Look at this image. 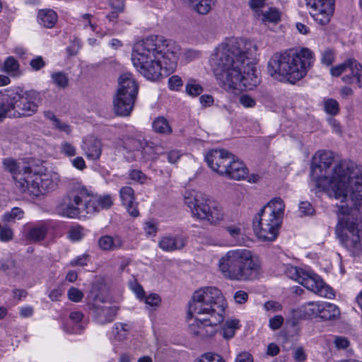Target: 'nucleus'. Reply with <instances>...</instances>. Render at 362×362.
Wrapping results in <instances>:
<instances>
[{
    "mask_svg": "<svg viewBox=\"0 0 362 362\" xmlns=\"http://www.w3.org/2000/svg\"><path fill=\"white\" fill-rule=\"evenodd\" d=\"M325 110L329 115H336L339 111L338 102L332 98L327 100L325 102Z\"/></svg>",
    "mask_w": 362,
    "mask_h": 362,
    "instance_id": "nucleus-44",
    "label": "nucleus"
},
{
    "mask_svg": "<svg viewBox=\"0 0 362 362\" xmlns=\"http://www.w3.org/2000/svg\"><path fill=\"white\" fill-rule=\"evenodd\" d=\"M346 204H341L338 207V213L342 216H339V221L336 226L335 233L341 243L349 250L352 256L358 255L362 252V232L358 228L356 221L351 219L353 211H357L359 214L362 210L356 209L351 205L349 197H347Z\"/></svg>",
    "mask_w": 362,
    "mask_h": 362,
    "instance_id": "nucleus-9",
    "label": "nucleus"
},
{
    "mask_svg": "<svg viewBox=\"0 0 362 362\" xmlns=\"http://www.w3.org/2000/svg\"><path fill=\"white\" fill-rule=\"evenodd\" d=\"M119 88L117 93L123 94L136 98L138 93L139 86L132 74L130 73H124L119 78Z\"/></svg>",
    "mask_w": 362,
    "mask_h": 362,
    "instance_id": "nucleus-18",
    "label": "nucleus"
},
{
    "mask_svg": "<svg viewBox=\"0 0 362 362\" xmlns=\"http://www.w3.org/2000/svg\"><path fill=\"white\" fill-rule=\"evenodd\" d=\"M61 152L67 156H74L76 153V149L72 144L64 142L62 144Z\"/></svg>",
    "mask_w": 362,
    "mask_h": 362,
    "instance_id": "nucleus-59",
    "label": "nucleus"
},
{
    "mask_svg": "<svg viewBox=\"0 0 362 362\" xmlns=\"http://www.w3.org/2000/svg\"><path fill=\"white\" fill-rule=\"evenodd\" d=\"M88 189L78 186L69 191L58 205L57 213L69 218L85 217L88 214Z\"/></svg>",
    "mask_w": 362,
    "mask_h": 362,
    "instance_id": "nucleus-12",
    "label": "nucleus"
},
{
    "mask_svg": "<svg viewBox=\"0 0 362 362\" xmlns=\"http://www.w3.org/2000/svg\"><path fill=\"white\" fill-rule=\"evenodd\" d=\"M231 160V163L227 167V172L223 175L236 180L245 179L248 174L245 165L234 154Z\"/></svg>",
    "mask_w": 362,
    "mask_h": 362,
    "instance_id": "nucleus-23",
    "label": "nucleus"
},
{
    "mask_svg": "<svg viewBox=\"0 0 362 362\" xmlns=\"http://www.w3.org/2000/svg\"><path fill=\"white\" fill-rule=\"evenodd\" d=\"M88 258V256L86 255H83L78 256L76 259L71 261L70 265L72 267L85 266L87 264Z\"/></svg>",
    "mask_w": 362,
    "mask_h": 362,
    "instance_id": "nucleus-63",
    "label": "nucleus"
},
{
    "mask_svg": "<svg viewBox=\"0 0 362 362\" xmlns=\"http://www.w3.org/2000/svg\"><path fill=\"white\" fill-rule=\"evenodd\" d=\"M218 268L224 278L237 281L256 280L262 272L259 257L247 249L228 251L221 257Z\"/></svg>",
    "mask_w": 362,
    "mask_h": 362,
    "instance_id": "nucleus-6",
    "label": "nucleus"
},
{
    "mask_svg": "<svg viewBox=\"0 0 362 362\" xmlns=\"http://www.w3.org/2000/svg\"><path fill=\"white\" fill-rule=\"evenodd\" d=\"M240 327V321L237 319H228L222 327L223 337L226 339H232L235 332Z\"/></svg>",
    "mask_w": 362,
    "mask_h": 362,
    "instance_id": "nucleus-32",
    "label": "nucleus"
},
{
    "mask_svg": "<svg viewBox=\"0 0 362 362\" xmlns=\"http://www.w3.org/2000/svg\"><path fill=\"white\" fill-rule=\"evenodd\" d=\"M191 3H194V9L200 14H207L214 5V0H189Z\"/></svg>",
    "mask_w": 362,
    "mask_h": 362,
    "instance_id": "nucleus-36",
    "label": "nucleus"
},
{
    "mask_svg": "<svg viewBox=\"0 0 362 362\" xmlns=\"http://www.w3.org/2000/svg\"><path fill=\"white\" fill-rule=\"evenodd\" d=\"M39 93L17 87L0 91V122L6 117L20 118L34 115L38 108Z\"/></svg>",
    "mask_w": 362,
    "mask_h": 362,
    "instance_id": "nucleus-7",
    "label": "nucleus"
},
{
    "mask_svg": "<svg viewBox=\"0 0 362 362\" xmlns=\"http://www.w3.org/2000/svg\"><path fill=\"white\" fill-rule=\"evenodd\" d=\"M186 245V240L181 235H165L160 238L159 247L165 252H173L182 249Z\"/></svg>",
    "mask_w": 362,
    "mask_h": 362,
    "instance_id": "nucleus-22",
    "label": "nucleus"
},
{
    "mask_svg": "<svg viewBox=\"0 0 362 362\" xmlns=\"http://www.w3.org/2000/svg\"><path fill=\"white\" fill-rule=\"evenodd\" d=\"M182 85V80L178 76H173L168 79V87L172 90H178Z\"/></svg>",
    "mask_w": 362,
    "mask_h": 362,
    "instance_id": "nucleus-52",
    "label": "nucleus"
},
{
    "mask_svg": "<svg viewBox=\"0 0 362 362\" xmlns=\"http://www.w3.org/2000/svg\"><path fill=\"white\" fill-rule=\"evenodd\" d=\"M185 205L190 209L192 216L211 225H217L224 218L221 205L209 196L197 192H186L184 196Z\"/></svg>",
    "mask_w": 362,
    "mask_h": 362,
    "instance_id": "nucleus-10",
    "label": "nucleus"
},
{
    "mask_svg": "<svg viewBox=\"0 0 362 362\" xmlns=\"http://www.w3.org/2000/svg\"><path fill=\"white\" fill-rule=\"evenodd\" d=\"M13 238V230L7 226H0V241L4 243H7L11 240Z\"/></svg>",
    "mask_w": 362,
    "mask_h": 362,
    "instance_id": "nucleus-48",
    "label": "nucleus"
},
{
    "mask_svg": "<svg viewBox=\"0 0 362 362\" xmlns=\"http://www.w3.org/2000/svg\"><path fill=\"white\" fill-rule=\"evenodd\" d=\"M23 216L24 211L21 208L13 207L1 216V221L4 223H14L16 220L22 219Z\"/></svg>",
    "mask_w": 362,
    "mask_h": 362,
    "instance_id": "nucleus-33",
    "label": "nucleus"
},
{
    "mask_svg": "<svg viewBox=\"0 0 362 362\" xmlns=\"http://www.w3.org/2000/svg\"><path fill=\"white\" fill-rule=\"evenodd\" d=\"M284 323V318L281 315H276L274 317L271 318L269 321V327L276 330L279 329Z\"/></svg>",
    "mask_w": 362,
    "mask_h": 362,
    "instance_id": "nucleus-60",
    "label": "nucleus"
},
{
    "mask_svg": "<svg viewBox=\"0 0 362 362\" xmlns=\"http://www.w3.org/2000/svg\"><path fill=\"white\" fill-rule=\"evenodd\" d=\"M305 270L303 269L291 265L286 266L285 269L286 275L288 278L298 281L299 284L301 281L303 274H305Z\"/></svg>",
    "mask_w": 362,
    "mask_h": 362,
    "instance_id": "nucleus-39",
    "label": "nucleus"
},
{
    "mask_svg": "<svg viewBox=\"0 0 362 362\" xmlns=\"http://www.w3.org/2000/svg\"><path fill=\"white\" fill-rule=\"evenodd\" d=\"M47 233V227L43 224L30 227L27 233L28 239L34 243L45 240Z\"/></svg>",
    "mask_w": 362,
    "mask_h": 362,
    "instance_id": "nucleus-28",
    "label": "nucleus"
},
{
    "mask_svg": "<svg viewBox=\"0 0 362 362\" xmlns=\"http://www.w3.org/2000/svg\"><path fill=\"white\" fill-rule=\"evenodd\" d=\"M90 310L93 313L94 320L100 325H105L112 322L117 313L116 306L99 303L98 300H95V303L92 304Z\"/></svg>",
    "mask_w": 362,
    "mask_h": 362,
    "instance_id": "nucleus-16",
    "label": "nucleus"
},
{
    "mask_svg": "<svg viewBox=\"0 0 362 362\" xmlns=\"http://www.w3.org/2000/svg\"><path fill=\"white\" fill-rule=\"evenodd\" d=\"M285 205L279 197H274L264 206L253 219V230L263 241H274L282 223Z\"/></svg>",
    "mask_w": 362,
    "mask_h": 362,
    "instance_id": "nucleus-8",
    "label": "nucleus"
},
{
    "mask_svg": "<svg viewBox=\"0 0 362 362\" xmlns=\"http://www.w3.org/2000/svg\"><path fill=\"white\" fill-rule=\"evenodd\" d=\"M58 20L57 13L50 8L40 9L37 13V22L46 28L54 27Z\"/></svg>",
    "mask_w": 362,
    "mask_h": 362,
    "instance_id": "nucleus-26",
    "label": "nucleus"
},
{
    "mask_svg": "<svg viewBox=\"0 0 362 362\" xmlns=\"http://www.w3.org/2000/svg\"><path fill=\"white\" fill-rule=\"evenodd\" d=\"M233 154L223 148H216L209 151L205 156V160L209 167L214 172L223 175L227 167L231 163Z\"/></svg>",
    "mask_w": 362,
    "mask_h": 362,
    "instance_id": "nucleus-13",
    "label": "nucleus"
},
{
    "mask_svg": "<svg viewBox=\"0 0 362 362\" xmlns=\"http://www.w3.org/2000/svg\"><path fill=\"white\" fill-rule=\"evenodd\" d=\"M141 146L142 154L147 159L155 160L163 152L162 146L146 139L141 141Z\"/></svg>",
    "mask_w": 362,
    "mask_h": 362,
    "instance_id": "nucleus-27",
    "label": "nucleus"
},
{
    "mask_svg": "<svg viewBox=\"0 0 362 362\" xmlns=\"http://www.w3.org/2000/svg\"><path fill=\"white\" fill-rule=\"evenodd\" d=\"M185 90L189 95L196 97L203 92V88L194 82H189L185 86Z\"/></svg>",
    "mask_w": 362,
    "mask_h": 362,
    "instance_id": "nucleus-45",
    "label": "nucleus"
},
{
    "mask_svg": "<svg viewBox=\"0 0 362 362\" xmlns=\"http://www.w3.org/2000/svg\"><path fill=\"white\" fill-rule=\"evenodd\" d=\"M256 45L244 38L229 40L216 47L210 63L219 85L225 90H252L260 83L250 61Z\"/></svg>",
    "mask_w": 362,
    "mask_h": 362,
    "instance_id": "nucleus-1",
    "label": "nucleus"
},
{
    "mask_svg": "<svg viewBox=\"0 0 362 362\" xmlns=\"http://www.w3.org/2000/svg\"><path fill=\"white\" fill-rule=\"evenodd\" d=\"M110 6L114 10L123 12L124 9V0H109Z\"/></svg>",
    "mask_w": 362,
    "mask_h": 362,
    "instance_id": "nucleus-64",
    "label": "nucleus"
},
{
    "mask_svg": "<svg viewBox=\"0 0 362 362\" xmlns=\"http://www.w3.org/2000/svg\"><path fill=\"white\" fill-rule=\"evenodd\" d=\"M81 148L86 158L90 160H96L101 154V143L95 137H86Z\"/></svg>",
    "mask_w": 362,
    "mask_h": 362,
    "instance_id": "nucleus-24",
    "label": "nucleus"
},
{
    "mask_svg": "<svg viewBox=\"0 0 362 362\" xmlns=\"http://www.w3.org/2000/svg\"><path fill=\"white\" fill-rule=\"evenodd\" d=\"M299 212L304 216L313 215L314 209L312 204L308 202H301L299 204Z\"/></svg>",
    "mask_w": 362,
    "mask_h": 362,
    "instance_id": "nucleus-55",
    "label": "nucleus"
},
{
    "mask_svg": "<svg viewBox=\"0 0 362 362\" xmlns=\"http://www.w3.org/2000/svg\"><path fill=\"white\" fill-rule=\"evenodd\" d=\"M129 177L133 181L144 184L147 180V176L140 170L133 169L129 173Z\"/></svg>",
    "mask_w": 362,
    "mask_h": 362,
    "instance_id": "nucleus-47",
    "label": "nucleus"
},
{
    "mask_svg": "<svg viewBox=\"0 0 362 362\" xmlns=\"http://www.w3.org/2000/svg\"><path fill=\"white\" fill-rule=\"evenodd\" d=\"M64 293V288L62 286H58L57 288L52 289L48 296L52 301H57Z\"/></svg>",
    "mask_w": 362,
    "mask_h": 362,
    "instance_id": "nucleus-62",
    "label": "nucleus"
},
{
    "mask_svg": "<svg viewBox=\"0 0 362 362\" xmlns=\"http://www.w3.org/2000/svg\"><path fill=\"white\" fill-rule=\"evenodd\" d=\"M226 307V300L216 287L206 286L196 291L187 313L188 317H194L197 321L196 327H191L192 334L202 338L214 335L217 326L223 321Z\"/></svg>",
    "mask_w": 362,
    "mask_h": 362,
    "instance_id": "nucleus-4",
    "label": "nucleus"
},
{
    "mask_svg": "<svg viewBox=\"0 0 362 362\" xmlns=\"http://www.w3.org/2000/svg\"><path fill=\"white\" fill-rule=\"evenodd\" d=\"M53 83L60 88H64L68 86L69 78L67 75L62 71L54 72L51 75Z\"/></svg>",
    "mask_w": 362,
    "mask_h": 362,
    "instance_id": "nucleus-41",
    "label": "nucleus"
},
{
    "mask_svg": "<svg viewBox=\"0 0 362 362\" xmlns=\"http://www.w3.org/2000/svg\"><path fill=\"white\" fill-rule=\"evenodd\" d=\"M83 293L78 288L71 287L67 292L68 298L73 302L78 303L83 298Z\"/></svg>",
    "mask_w": 362,
    "mask_h": 362,
    "instance_id": "nucleus-46",
    "label": "nucleus"
},
{
    "mask_svg": "<svg viewBox=\"0 0 362 362\" xmlns=\"http://www.w3.org/2000/svg\"><path fill=\"white\" fill-rule=\"evenodd\" d=\"M52 121H53V125L56 129L59 130L62 132H64V134H69L71 132V127L65 123L62 122L61 120L58 119L55 115H52Z\"/></svg>",
    "mask_w": 362,
    "mask_h": 362,
    "instance_id": "nucleus-49",
    "label": "nucleus"
},
{
    "mask_svg": "<svg viewBox=\"0 0 362 362\" xmlns=\"http://www.w3.org/2000/svg\"><path fill=\"white\" fill-rule=\"evenodd\" d=\"M155 132L158 134H170L172 132L171 127L166 119L158 117L152 124Z\"/></svg>",
    "mask_w": 362,
    "mask_h": 362,
    "instance_id": "nucleus-37",
    "label": "nucleus"
},
{
    "mask_svg": "<svg viewBox=\"0 0 362 362\" xmlns=\"http://www.w3.org/2000/svg\"><path fill=\"white\" fill-rule=\"evenodd\" d=\"M322 301H310L300 308V312L308 317H319Z\"/></svg>",
    "mask_w": 362,
    "mask_h": 362,
    "instance_id": "nucleus-30",
    "label": "nucleus"
},
{
    "mask_svg": "<svg viewBox=\"0 0 362 362\" xmlns=\"http://www.w3.org/2000/svg\"><path fill=\"white\" fill-rule=\"evenodd\" d=\"M135 100L134 98L117 93L113 100L115 113L120 116L129 115L133 110Z\"/></svg>",
    "mask_w": 362,
    "mask_h": 362,
    "instance_id": "nucleus-21",
    "label": "nucleus"
},
{
    "mask_svg": "<svg viewBox=\"0 0 362 362\" xmlns=\"http://www.w3.org/2000/svg\"><path fill=\"white\" fill-rule=\"evenodd\" d=\"M239 103L246 108L254 107L256 105V100L247 94L241 95L239 98Z\"/></svg>",
    "mask_w": 362,
    "mask_h": 362,
    "instance_id": "nucleus-53",
    "label": "nucleus"
},
{
    "mask_svg": "<svg viewBox=\"0 0 362 362\" xmlns=\"http://www.w3.org/2000/svg\"><path fill=\"white\" fill-rule=\"evenodd\" d=\"M19 63L13 57H8L4 63V71L7 74L16 76L20 75Z\"/></svg>",
    "mask_w": 362,
    "mask_h": 362,
    "instance_id": "nucleus-34",
    "label": "nucleus"
},
{
    "mask_svg": "<svg viewBox=\"0 0 362 362\" xmlns=\"http://www.w3.org/2000/svg\"><path fill=\"white\" fill-rule=\"evenodd\" d=\"M259 17L263 23H276L281 20V13L278 9L269 8L267 11L262 12Z\"/></svg>",
    "mask_w": 362,
    "mask_h": 362,
    "instance_id": "nucleus-35",
    "label": "nucleus"
},
{
    "mask_svg": "<svg viewBox=\"0 0 362 362\" xmlns=\"http://www.w3.org/2000/svg\"><path fill=\"white\" fill-rule=\"evenodd\" d=\"M98 245L103 251H114L123 247L124 240L118 235L114 236L105 235L98 239Z\"/></svg>",
    "mask_w": 362,
    "mask_h": 362,
    "instance_id": "nucleus-25",
    "label": "nucleus"
},
{
    "mask_svg": "<svg viewBox=\"0 0 362 362\" xmlns=\"http://www.w3.org/2000/svg\"><path fill=\"white\" fill-rule=\"evenodd\" d=\"M30 65L34 71H39L46 65L45 62L41 56H37L30 62Z\"/></svg>",
    "mask_w": 362,
    "mask_h": 362,
    "instance_id": "nucleus-58",
    "label": "nucleus"
},
{
    "mask_svg": "<svg viewBox=\"0 0 362 362\" xmlns=\"http://www.w3.org/2000/svg\"><path fill=\"white\" fill-rule=\"evenodd\" d=\"M86 202L88 204V214H93L95 212H98L101 209H109L113 204L111 196L104 195L97 197L90 190L88 189Z\"/></svg>",
    "mask_w": 362,
    "mask_h": 362,
    "instance_id": "nucleus-17",
    "label": "nucleus"
},
{
    "mask_svg": "<svg viewBox=\"0 0 362 362\" xmlns=\"http://www.w3.org/2000/svg\"><path fill=\"white\" fill-rule=\"evenodd\" d=\"M334 344L338 349H346L350 345L348 339L341 336L336 337L334 339Z\"/></svg>",
    "mask_w": 362,
    "mask_h": 362,
    "instance_id": "nucleus-56",
    "label": "nucleus"
},
{
    "mask_svg": "<svg viewBox=\"0 0 362 362\" xmlns=\"http://www.w3.org/2000/svg\"><path fill=\"white\" fill-rule=\"evenodd\" d=\"M196 362H226V361L221 355L209 352L202 354L196 360Z\"/></svg>",
    "mask_w": 362,
    "mask_h": 362,
    "instance_id": "nucleus-42",
    "label": "nucleus"
},
{
    "mask_svg": "<svg viewBox=\"0 0 362 362\" xmlns=\"http://www.w3.org/2000/svg\"><path fill=\"white\" fill-rule=\"evenodd\" d=\"M119 197L129 214L132 217L138 216L139 211L137 208V203L135 201V194L133 188L129 186L122 187L119 190Z\"/></svg>",
    "mask_w": 362,
    "mask_h": 362,
    "instance_id": "nucleus-19",
    "label": "nucleus"
},
{
    "mask_svg": "<svg viewBox=\"0 0 362 362\" xmlns=\"http://www.w3.org/2000/svg\"><path fill=\"white\" fill-rule=\"evenodd\" d=\"M307 289L321 296L332 298L334 293L332 288L327 286L323 280L316 274L305 271L300 283Z\"/></svg>",
    "mask_w": 362,
    "mask_h": 362,
    "instance_id": "nucleus-14",
    "label": "nucleus"
},
{
    "mask_svg": "<svg viewBox=\"0 0 362 362\" xmlns=\"http://www.w3.org/2000/svg\"><path fill=\"white\" fill-rule=\"evenodd\" d=\"M180 52L175 42L160 35H151L134 45L132 61L143 76L155 81L162 76L163 70L167 72L176 67Z\"/></svg>",
    "mask_w": 362,
    "mask_h": 362,
    "instance_id": "nucleus-3",
    "label": "nucleus"
},
{
    "mask_svg": "<svg viewBox=\"0 0 362 362\" xmlns=\"http://www.w3.org/2000/svg\"><path fill=\"white\" fill-rule=\"evenodd\" d=\"M249 6L255 13L256 16H260L261 8L265 5V0H249Z\"/></svg>",
    "mask_w": 362,
    "mask_h": 362,
    "instance_id": "nucleus-54",
    "label": "nucleus"
},
{
    "mask_svg": "<svg viewBox=\"0 0 362 362\" xmlns=\"http://www.w3.org/2000/svg\"><path fill=\"white\" fill-rule=\"evenodd\" d=\"M332 151H318L313 156L310 177L316 187L344 202L347 197L351 205L362 210V165L340 161L331 170Z\"/></svg>",
    "mask_w": 362,
    "mask_h": 362,
    "instance_id": "nucleus-2",
    "label": "nucleus"
},
{
    "mask_svg": "<svg viewBox=\"0 0 362 362\" xmlns=\"http://www.w3.org/2000/svg\"><path fill=\"white\" fill-rule=\"evenodd\" d=\"M349 66V59L344 61L343 63L337 66H332L330 69V74L332 76L338 77L344 72L348 71Z\"/></svg>",
    "mask_w": 362,
    "mask_h": 362,
    "instance_id": "nucleus-43",
    "label": "nucleus"
},
{
    "mask_svg": "<svg viewBox=\"0 0 362 362\" xmlns=\"http://www.w3.org/2000/svg\"><path fill=\"white\" fill-rule=\"evenodd\" d=\"M81 227H75L69 231V238L73 241H78L82 239L83 233Z\"/></svg>",
    "mask_w": 362,
    "mask_h": 362,
    "instance_id": "nucleus-57",
    "label": "nucleus"
},
{
    "mask_svg": "<svg viewBox=\"0 0 362 362\" xmlns=\"http://www.w3.org/2000/svg\"><path fill=\"white\" fill-rule=\"evenodd\" d=\"M235 362H254V358L250 352L241 351L236 356Z\"/></svg>",
    "mask_w": 362,
    "mask_h": 362,
    "instance_id": "nucleus-61",
    "label": "nucleus"
},
{
    "mask_svg": "<svg viewBox=\"0 0 362 362\" xmlns=\"http://www.w3.org/2000/svg\"><path fill=\"white\" fill-rule=\"evenodd\" d=\"M340 314L338 307L332 303L322 302L319 317L323 320H330L337 317Z\"/></svg>",
    "mask_w": 362,
    "mask_h": 362,
    "instance_id": "nucleus-29",
    "label": "nucleus"
},
{
    "mask_svg": "<svg viewBox=\"0 0 362 362\" xmlns=\"http://www.w3.org/2000/svg\"><path fill=\"white\" fill-rule=\"evenodd\" d=\"M4 169L11 173H16L18 170V165L16 160L12 158H6L3 160Z\"/></svg>",
    "mask_w": 362,
    "mask_h": 362,
    "instance_id": "nucleus-50",
    "label": "nucleus"
},
{
    "mask_svg": "<svg viewBox=\"0 0 362 362\" xmlns=\"http://www.w3.org/2000/svg\"><path fill=\"white\" fill-rule=\"evenodd\" d=\"M307 4L310 5L315 12L312 16L321 25H327L334 12V0H306Z\"/></svg>",
    "mask_w": 362,
    "mask_h": 362,
    "instance_id": "nucleus-15",
    "label": "nucleus"
},
{
    "mask_svg": "<svg viewBox=\"0 0 362 362\" xmlns=\"http://www.w3.org/2000/svg\"><path fill=\"white\" fill-rule=\"evenodd\" d=\"M336 58V52L334 49L327 48L321 52V64L326 66H331Z\"/></svg>",
    "mask_w": 362,
    "mask_h": 362,
    "instance_id": "nucleus-40",
    "label": "nucleus"
},
{
    "mask_svg": "<svg viewBox=\"0 0 362 362\" xmlns=\"http://www.w3.org/2000/svg\"><path fill=\"white\" fill-rule=\"evenodd\" d=\"M160 302V297L157 293H151L145 298V303L154 309L159 306Z\"/></svg>",
    "mask_w": 362,
    "mask_h": 362,
    "instance_id": "nucleus-51",
    "label": "nucleus"
},
{
    "mask_svg": "<svg viewBox=\"0 0 362 362\" xmlns=\"http://www.w3.org/2000/svg\"><path fill=\"white\" fill-rule=\"evenodd\" d=\"M349 74H345L341 80L346 84H356L359 88H362V65L354 59H349L348 68Z\"/></svg>",
    "mask_w": 362,
    "mask_h": 362,
    "instance_id": "nucleus-20",
    "label": "nucleus"
},
{
    "mask_svg": "<svg viewBox=\"0 0 362 362\" xmlns=\"http://www.w3.org/2000/svg\"><path fill=\"white\" fill-rule=\"evenodd\" d=\"M84 315L81 311H73L69 315V319L72 323L75 324L73 330L68 331L70 333L80 334L86 326V321L83 320Z\"/></svg>",
    "mask_w": 362,
    "mask_h": 362,
    "instance_id": "nucleus-31",
    "label": "nucleus"
},
{
    "mask_svg": "<svg viewBox=\"0 0 362 362\" xmlns=\"http://www.w3.org/2000/svg\"><path fill=\"white\" fill-rule=\"evenodd\" d=\"M130 328H131V327L128 324L117 322L114 325V329L112 331L113 334L115 335V337L117 340L122 341L127 337V336L130 330Z\"/></svg>",
    "mask_w": 362,
    "mask_h": 362,
    "instance_id": "nucleus-38",
    "label": "nucleus"
},
{
    "mask_svg": "<svg viewBox=\"0 0 362 362\" xmlns=\"http://www.w3.org/2000/svg\"><path fill=\"white\" fill-rule=\"evenodd\" d=\"M14 178L16 187L21 192L35 197L49 193L57 187L50 175L33 173L30 168H26L23 173H18Z\"/></svg>",
    "mask_w": 362,
    "mask_h": 362,
    "instance_id": "nucleus-11",
    "label": "nucleus"
},
{
    "mask_svg": "<svg viewBox=\"0 0 362 362\" xmlns=\"http://www.w3.org/2000/svg\"><path fill=\"white\" fill-rule=\"evenodd\" d=\"M314 61V54L308 48L288 49L271 57L267 71L274 78L294 84L306 76Z\"/></svg>",
    "mask_w": 362,
    "mask_h": 362,
    "instance_id": "nucleus-5",
    "label": "nucleus"
}]
</instances>
